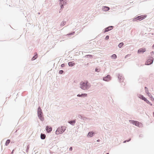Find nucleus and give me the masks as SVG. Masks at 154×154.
<instances>
[{
	"instance_id": "obj_10",
	"label": "nucleus",
	"mask_w": 154,
	"mask_h": 154,
	"mask_svg": "<svg viewBox=\"0 0 154 154\" xmlns=\"http://www.w3.org/2000/svg\"><path fill=\"white\" fill-rule=\"evenodd\" d=\"M112 26H109L108 27L104 29V31H103L104 33L109 31L111 30L113 28Z\"/></svg>"
},
{
	"instance_id": "obj_32",
	"label": "nucleus",
	"mask_w": 154,
	"mask_h": 154,
	"mask_svg": "<svg viewBox=\"0 0 154 154\" xmlns=\"http://www.w3.org/2000/svg\"><path fill=\"white\" fill-rule=\"evenodd\" d=\"M131 140V138L129 139L128 140H125L123 142V143H126V142H129V141H130Z\"/></svg>"
},
{
	"instance_id": "obj_22",
	"label": "nucleus",
	"mask_w": 154,
	"mask_h": 154,
	"mask_svg": "<svg viewBox=\"0 0 154 154\" xmlns=\"http://www.w3.org/2000/svg\"><path fill=\"white\" fill-rule=\"evenodd\" d=\"M10 142H11V141H10V140L8 139L6 141V142L5 143V145L7 146H8L9 144L10 143Z\"/></svg>"
},
{
	"instance_id": "obj_40",
	"label": "nucleus",
	"mask_w": 154,
	"mask_h": 154,
	"mask_svg": "<svg viewBox=\"0 0 154 154\" xmlns=\"http://www.w3.org/2000/svg\"><path fill=\"white\" fill-rule=\"evenodd\" d=\"M14 151V150H13V151H12V152H11V154H13V153Z\"/></svg>"
},
{
	"instance_id": "obj_2",
	"label": "nucleus",
	"mask_w": 154,
	"mask_h": 154,
	"mask_svg": "<svg viewBox=\"0 0 154 154\" xmlns=\"http://www.w3.org/2000/svg\"><path fill=\"white\" fill-rule=\"evenodd\" d=\"M37 112L38 116L39 118L41 121H44V119L43 117V113L42 110L40 106H39L38 108Z\"/></svg>"
},
{
	"instance_id": "obj_14",
	"label": "nucleus",
	"mask_w": 154,
	"mask_h": 154,
	"mask_svg": "<svg viewBox=\"0 0 154 154\" xmlns=\"http://www.w3.org/2000/svg\"><path fill=\"white\" fill-rule=\"evenodd\" d=\"M146 51L145 48H140L138 51V54L143 53Z\"/></svg>"
},
{
	"instance_id": "obj_6",
	"label": "nucleus",
	"mask_w": 154,
	"mask_h": 154,
	"mask_svg": "<svg viewBox=\"0 0 154 154\" xmlns=\"http://www.w3.org/2000/svg\"><path fill=\"white\" fill-rule=\"evenodd\" d=\"M153 61V58L152 57H151L145 63V65H149L152 64Z\"/></svg>"
},
{
	"instance_id": "obj_20",
	"label": "nucleus",
	"mask_w": 154,
	"mask_h": 154,
	"mask_svg": "<svg viewBox=\"0 0 154 154\" xmlns=\"http://www.w3.org/2000/svg\"><path fill=\"white\" fill-rule=\"evenodd\" d=\"M93 55H87L84 56V57H85L86 58H92L93 57Z\"/></svg>"
},
{
	"instance_id": "obj_17",
	"label": "nucleus",
	"mask_w": 154,
	"mask_h": 154,
	"mask_svg": "<svg viewBox=\"0 0 154 154\" xmlns=\"http://www.w3.org/2000/svg\"><path fill=\"white\" fill-rule=\"evenodd\" d=\"M68 64L69 66H73L75 64V63L73 62H69L68 63Z\"/></svg>"
},
{
	"instance_id": "obj_43",
	"label": "nucleus",
	"mask_w": 154,
	"mask_h": 154,
	"mask_svg": "<svg viewBox=\"0 0 154 154\" xmlns=\"http://www.w3.org/2000/svg\"><path fill=\"white\" fill-rule=\"evenodd\" d=\"M66 4V2H64V4H65V5Z\"/></svg>"
},
{
	"instance_id": "obj_44",
	"label": "nucleus",
	"mask_w": 154,
	"mask_h": 154,
	"mask_svg": "<svg viewBox=\"0 0 154 154\" xmlns=\"http://www.w3.org/2000/svg\"><path fill=\"white\" fill-rule=\"evenodd\" d=\"M153 116L154 117V112H153Z\"/></svg>"
},
{
	"instance_id": "obj_45",
	"label": "nucleus",
	"mask_w": 154,
	"mask_h": 154,
	"mask_svg": "<svg viewBox=\"0 0 154 154\" xmlns=\"http://www.w3.org/2000/svg\"><path fill=\"white\" fill-rule=\"evenodd\" d=\"M139 137H141V135H140V136H139Z\"/></svg>"
},
{
	"instance_id": "obj_13",
	"label": "nucleus",
	"mask_w": 154,
	"mask_h": 154,
	"mask_svg": "<svg viewBox=\"0 0 154 154\" xmlns=\"http://www.w3.org/2000/svg\"><path fill=\"white\" fill-rule=\"evenodd\" d=\"M95 134V133L93 131L89 132L87 135V136L90 137H92Z\"/></svg>"
},
{
	"instance_id": "obj_8",
	"label": "nucleus",
	"mask_w": 154,
	"mask_h": 154,
	"mask_svg": "<svg viewBox=\"0 0 154 154\" xmlns=\"http://www.w3.org/2000/svg\"><path fill=\"white\" fill-rule=\"evenodd\" d=\"M129 121L133 125H134L136 126H139L140 125L139 122L137 121L132 120H130Z\"/></svg>"
},
{
	"instance_id": "obj_42",
	"label": "nucleus",
	"mask_w": 154,
	"mask_h": 154,
	"mask_svg": "<svg viewBox=\"0 0 154 154\" xmlns=\"http://www.w3.org/2000/svg\"><path fill=\"white\" fill-rule=\"evenodd\" d=\"M152 48H154V44L152 46Z\"/></svg>"
},
{
	"instance_id": "obj_21",
	"label": "nucleus",
	"mask_w": 154,
	"mask_h": 154,
	"mask_svg": "<svg viewBox=\"0 0 154 154\" xmlns=\"http://www.w3.org/2000/svg\"><path fill=\"white\" fill-rule=\"evenodd\" d=\"M38 56V55L36 53V54L34 56H33V57L31 59L32 60H35V59H36Z\"/></svg>"
},
{
	"instance_id": "obj_7",
	"label": "nucleus",
	"mask_w": 154,
	"mask_h": 154,
	"mask_svg": "<svg viewBox=\"0 0 154 154\" xmlns=\"http://www.w3.org/2000/svg\"><path fill=\"white\" fill-rule=\"evenodd\" d=\"M111 77L109 75H107L106 76L103 78V80L106 82H108L111 79Z\"/></svg>"
},
{
	"instance_id": "obj_31",
	"label": "nucleus",
	"mask_w": 154,
	"mask_h": 154,
	"mask_svg": "<svg viewBox=\"0 0 154 154\" xmlns=\"http://www.w3.org/2000/svg\"><path fill=\"white\" fill-rule=\"evenodd\" d=\"M63 72H64V71L63 70H59V73L60 74H62L63 73Z\"/></svg>"
},
{
	"instance_id": "obj_36",
	"label": "nucleus",
	"mask_w": 154,
	"mask_h": 154,
	"mask_svg": "<svg viewBox=\"0 0 154 154\" xmlns=\"http://www.w3.org/2000/svg\"><path fill=\"white\" fill-rule=\"evenodd\" d=\"M72 147H70L69 149V150L70 151H71L72 150Z\"/></svg>"
},
{
	"instance_id": "obj_12",
	"label": "nucleus",
	"mask_w": 154,
	"mask_h": 154,
	"mask_svg": "<svg viewBox=\"0 0 154 154\" xmlns=\"http://www.w3.org/2000/svg\"><path fill=\"white\" fill-rule=\"evenodd\" d=\"M77 118V119H81L83 120H85L86 119V117L80 114L78 115Z\"/></svg>"
},
{
	"instance_id": "obj_19",
	"label": "nucleus",
	"mask_w": 154,
	"mask_h": 154,
	"mask_svg": "<svg viewBox=\"0 0 154 154\" xmlns=\"http://www.w3.org/2000/svg\"><path fill=\"white\" fill-rule=\"evenodd\" d=\"M102 9L104 11H108L109 9V8L108 7H103L102 8Z\"/></svg>"
},
{
	"instance_id": "obj_27",
	"label": "nucleus",
	"mask_w": 154,
	"mask_h": 154,
	"mask_svg": "<svg viewBox=\"0 0 154 154\" xmlns=\"http://www.w3.org/2000/svg\"><path fill=\"white\" fill-rule=\"evenodd\" d=\"M111 57L113 59H116V58L117 57L116 54H113L111 56Z\"/></svg>"
},
{
	"instance_id": "obj_16",
	"label": "nucleus",
	"mask_w": 154,
	"mask_h": 154,
	"mask_svg": "<svg viewBox=\"0 0 154 154\" xmlns=\"http://www.w3.org/2000/svg\"><path fill=\"white\" fill-rule=\"evenodd\" d=\"M87 96V94H78L77 95V96L78 97H86Z\"/></svg>"
},
{
	"instance_id": "obj_25",
	"label": "nucleus",
	"mask_w": 154,
	"mask_h": 154,
	"mask_svg": "<svg viewBox=\"0 0 154 154\" xmlns=\"http://www.w3.org/2000/svg\"><path fill=\"white\" fill-rule=\"evenodd\" d=\"M75 33V32H73L71 33H69V34H67L66 35L69 36H70L71 35H73Z\"/></svg>"
},
{
	"instance_id": "obj_35",
	"label": "nucleus",
	"mask_w": 154,
	"mask_h": 154,
	"mask_svg": "<svg viewBox=\"0 0 154 154\" xmlns=\"http://www.w3.org/2000/svg\"><path fill=\"white\" fill-rule=\"evenodd\" d=\"M109 35H107L105 38V39L106 40H107L109 39Z\"/></svg>"
},
{
	"instance_id": "obj_11",
	"label": "nucleus",
	"mask_w": 154,
	"mask_h": 154,
	"mask_svg": "<svg viewBox=\"0 0 154 154\" xmlns=\"http://www.w3.org/2000/svg\"><path fill=\"white\" fill-rule=\"evenodd\" d=\"M46 130L48 133H49L51 132L52 130V128L51 127L49 126H47L46 127Z\"/></svg>"
},
{
	"instance_id": "obj_1",
	"label": "nucleus",
	"mask_w": 154,
	"mask_h": 154,
	"mask_svg": "<svg viewBox=\"0 0 154 154\" xmlns=\"http://www.w3.org/2000/svg\"><path fill=\"white\" fill-rule=\"evenodd\" d=\"M91 87V85L88 81L85 82L82 81L80 83V88L84 90H88Z\"/></svg>"
},
{
	"instance_id": "obj_39",
	"label": "nucleus",
	"mask_w": 154,
	"mask_h": 154,
	"mask_svg": "<svg viewBox=\"0 0 154 154\" xmlns=\"http://www.w3.org/2000/svg\"><path fill=\"white\" fill-rule=\"evenodd\" d=\"M154 54V52L153 51H152L151 52V55H152V54Z\"/></svg>"
},
{
	"instance_id": "obj_4",
	"label": "nucleus",
	"mask_w": 154,
	"mask_h": 154,
	"mask_svg": "<svg viewBox=\"0 0 154 154\" xmlns=\"http://www.w3.org/2000/svg\"><path fill=\"white\" fill-rule=\"evenodd\" d=\"M146 17V16L145 15H142L138 16L133 19V20L134 21H139L145 19Z\"/></svg>"
},
{
	"instance_id": "obj_9",
	"label": "nucleus",
	"mask_w": 154,
	"mask_h": 154,
	"mask_svg": "<svg viewBox=\"0 0 154 154\" xmlns=\"http://www.w3.org/2000/svg\"><path fill=\"white\" fill-rule=\"evenodd\" d=\"M118 78L120 82H123L124 79L123 76L122 74H119L118 75Z\"/></svg>"
},
{
	"instance_id": "obj_30",
	"label": "nucleus",
	"mask_w": 154,
	"mask_h": 154,
	"mask_svg": "<svg viewBox=\"0 0 154 154\" xmlns=\"http://www.w3.org/2000/svg\"><path fill=\"white\" fill-rule=\"evenodd\" d=\"M147 94V95L149 97H151V98H152V96L151 95V94L149 93V92H148L147 93H146Z\"/></svg>"
},
{
	"instance_id": "obj_18",
	"label": "nucleus",
	"mask_w": 154,
	"mask_h": 154,
	"mask_svg": "<svg viewBox=\"0 0 154 154\" xmlns=\"http://www.w3.org/2000/svg\"><path fill=\"white\" fill-rule=\"evenodd\" d=\"M46 135L44 134L41 133V134L40 137L42 139L44 140L45 138Z\"/></svg>"
},
{
	"instance_id": "obj_15",
	"label": "nucleus",
	"mask_w": 154,
	"mask_h": 154,
	"mask_svg": "<svg viewBox=\"0 0 154 154\" xmlns=\"http://www.w3.org/2000/svg\"><path fill=\"white\" fill-rule=\"evenodd\" d=\"M76 122V119H75L73 120L69 121L68 122V123L70 125H74Z\"/></svg>"
},
{
	"instance_id": "obj_5",
	"label": "nucleus",
	"mask_w": 154,
	"mask_h": 154,
	"mask_svg": "<svg viewBox=\"0 0 154 154\" xmlns=\"http://www.w3.org/2000/svg\"><path fill=\"white\" fill-rule=\"evenodd\" d=\"M138 97L140 99L143 100L144 101L146 102L148 104L152 106V104L145 97H144L143 95L141 94H139L138 95Z\"/></svg>"
},
{
	"instance_id": "obj_28",
	"label": "nucleus",
	"mask_w": 154,
	"mask_h": 154,
	"mask_svg": "<svg viewBox=\"0 0 154 154\" xmlns=\"http://www.w3.org/2000/svg\"><path fill=\"white\" fill-rule=\"evenodd\" d=\"M29 145H28L26 147V152H28V150L29 149Z\"/></svg>"
},
{
	"instance_id": "obj_38",
	"label": "nucleus",
	"mask_w": 154,
	"mask_h": 154,
	"mask_svg": "<svg viewBox=\"0 0 154 154\" xmlns=\"http://www.w3.org/2000/svg\"><path fill=\"white\" fill-rule=\"evenodd\" d=\"M130 55H129V54H128V55H126V56H125V58H127L128 57L130 56Z\"/></svg>"
},
{
	"instance_id": "obj_34",
	"label": "nucleus",
	"mask_w": 154,
	"mask_h": 154,
	"mask_svg": "<svg viewBox=\"0 0 154 154\" xmlns=\"http://www.w3.org/2000/svg\"><path fill=\"white\" fill-rule=\"evenodd\" d=\"M95 71L96 72H99L100 71V70L99 69H98L97 68H96L95 69Z\"/></svg>"
},
{
	"instance_id": "obj_33",
	"label": "nucleus",
	"mask_w": 154,
	"mask_h": 154,
	"mask_svg": "<svg viewBox=\"0 0 154 154\" xmlns=\"http://www.w3.org/2000/svg\"><path fill=\"white\" fill-rule=\"evenodd\" d=\"M60 5V9H63V8H64V6L65 5V4L64 5Z\"/></svg>"
},
{
	"instance_id": "obj_24",
	"label": "nucleus",
	"mask_w": 154,
	"mask_h": 154,
	"mask_svg": "<svg viewBox=\"0 0 154 154\" xmlns=\"http://www.w3.org/2000/svg\"><path fill=\"white\" fill-rule=\"evenodd\" d=\"M60 1V5H64V2L63 0H59Z\"/></svg>"
},
{
	"instance_id": "obj_26",
	"label": "nucleus",
	"mask_w": 154,
	"mask_h": 154,
	"mask_svg": "<svg viewBox=\"0 0 154 154\" xmlns=\"http://www.w3.org/2000/svg\"><path fill=\"white\" fill-rule=\"evenodd\" d=\"M124 45L123 42L120 43L118 45V47L119 48H121Z\"/></svg>"
},
{
	"instance_id": "obj_23",
	"label": "nucleus",
	"mask_w": 154,
	"mask_h": 154,
	"mask_svg": "<svg viewBox=\"0 0 154 154\" xmlns=\"http://www.w3.org/2000/svg\"><path fill=\"white\" fill-rule=\"evenodd\" d=\"M66 23V22L65 21H63L60 24V26H64Z\"/></svg>"
},
{
	"instance_id": "obj_29",
	"label": "nucleus",
	"mask_w": 154,
	"mask_h": 154,
	"mask_svg": "<svg viewBox=\"0 0 154 154\" xmlns=\"http://www.w3.org/2000/svg\"><path fill=\"white\" fill-rule=\"evenodd\" d=\"M145 92L146 93H147L148 92H149L148 89L146 87H145Z\"/></svg>"
},
{
	"instance_id": "obj_3",
	"label": "nucleus",
	"mask_w": 154,
	"mask_h": 154,
	"mask_svg": "<svg viewBox=\"0 0 154 154\" xmlns=\"http://www.w3.org/2000/svg\"><path fill=\"white\" fill-rule=\"evenodd\" d=\"M66 127L65 126H62L58 128L56 131V134H59L63 133L66 130Z\"/></svg>"
},
{
	"instance_id": "obj_41",
	"label": "nucleus",
	"mask_w": 154,
	"mask_h": 154,
	"mask_svg": "<svg viewBox=\"0 0 154 154\" xmlns=\"http://www.w3.org/2000/svg\"><path fill=\"white\" fill-rule=\"evenodd\" d=\"M100 141V140H97V142H99Z\"/></svg>"
},
{
	"instance_id": "obj_37",
	"label": "nucleus",
	"mask_w": 154,
	"mask_h": 154,
	"mask_svg": "<svg viewBox=\"0 0 154 154\" xmlns=\"http://www.w3.org/2000/svg\"><path fill=\"white\" fill-rule=\"evenodd\" d=\"M65 66V64H64V63H63V64H62L61 65V66L62 67H63L64 66Z\"/></svg>"
}]
</instances>
